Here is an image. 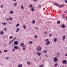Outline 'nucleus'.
<instances>
[{
	"label": "nucleus",
	"instance_id": "nucleus-29",
	"mask_svg": "<svg viewBox=\"0 0 67 67\" xmlns=\"http://www.w3.org/2000/svg\"><path fill=\"white\" fill-rule=\"evenodd\" d=\"M44 66V65L42 64V65H40L39 66V67H43Z\"/></svg>",
	"mask_w": 67,
	"mask_h": 67
},
{
	"label": "nucleus",
	"instance_id": "nucleus-44",
	"mask_svg": "<svg viewBox=\"0 0 67 67\" xmlns=\"http://www.w3.org/2000/svg\"><path fill=\"white\" fill-rule=\"evenodd\" d=\"M33 1L35 2H36V1H37V0H33Z\"/></svg>",
	"mask_w": 67,
	"mask_h": 67
},
{
	"label": "nucleus",
	"instance_id": "nucleus-28",
	"mask_svg": "<svg viewBox=\"0 0 67 67\" xmlns=\"http://www.w3.org/2000/svg\"><path fill=\"white\" fill-rule=\"evenodd\" d=\"M44 53H47V51L46 50H45L44 51Z\"/></svg>",
	"mask_w": 67,
	"mask_h": 67
},
{
	"label": "nucleus",
	"instance_id": "nucleus-34",
	"mask_svg": "<svg viewBox=\"0 0 67 67\" xmlns=\"http://www.w3.org/2000/svg\"><path fill=\"white\" fill-rule=\"evenodd\" d=\"M4 30H5V31L7 30V28H4Z\"/></svg>",
	"mask_w": 67,
	"mask_h": 67
},
{
	"label": "nucleus",
	"instance_id": "nucleus-64",
	"mask_svg": "<svg viewBox=\"0 0 67 67\" xmlns=\"http://www.w3.org/2000/svg\"><path fill=\"white\" fill-rule=\"evenodd\" d=\"M43 62H44V60H43Z\"/></svg>",
	"mask_w": 67,
	"mask_h": 67
},
{
	"label": "nucleus",
	"instance_id": "nucleus-31",
	"mask_svg": "<svg viewBox=\"0 0 67 67\" xmlns=\"http://www.w3.org/2000/svg\"><path fill=\"white\" fill-rule=\"evenodd\" d=\"M13 13V11H10V13L11 14H12V13Z\"/></svg>",
	"mask_w": 67,
	"mask_h": 67
},
{
	"label": "nucleus",
	"instance_id": "nucleus-35",
	"mask_svg": "<svg viewBox=\"0 0 67 67\" xmlns=\"http://www.w3.org/2000/svg\"><path fill=\"white\" fill-rule=\"evenodd\" d=\"M49 40H48V39H46V40L44 41H45H45H48Z\"/></svg>",
	"mask_w": 67,
	"mask_h": 67
},
{
	"label": "nucleus",
	"instance_id": "nucleus-24",
	"mask_svg": "<svg viewBox=\"0 0 67 67\" xmlns=\"http://www.w3.org/2000/svg\"><path fill=\"white\" fill-rule=\"evenodd\" d=\"M62 18L63 19H64L65 18V15L64 14H63Z\"/></svg>",
	"mask_w": 67,
	"mask_h": 67
},
{
	"label": "nucleus",
	"instance_id": "nucleus-23",
	"mask_svg": "<svg viewBox=\"0 0 67 67\" xmlns=\"http://www.w3.org/2000/svg\"><path fill=\"white\" fill-rule=\"evenodd\" d=\"M20 31V28H18L17 29V32H19Z\"/></svg>",
	"mask_w": 67,
	"mask_h": 67
},
{
	"label": "nucleus",
	"instance_id": "nucleus-56",
	"mask_svg": "<svg viewBox=\"0 0 67 67\" xmlns=\"http://www.w3.org/2000/svg\"><path fill=\"white\" fill-rule=\"evenodd\" d=\"M66 12H67V10H65V12H64V13H66Z\"/></svg>",
	"mask_w": 67,
	"mask_h": 67
},
{
	"label": "nucleus",
	"instance_id": "nucleus-41",
	"mask_svg": "<svg viewBox=\"0 0 67 67\" xmlns=\"http://www.w3.org/2000/svg\"><path fill=\"white\" fill-rule=\"evenodd\" d=\"M65 3H67V0H65Z\"/></svg>",
	"mask_w": 67,
	"mask_h": 67
},
{
	"label": "nucleus",
	"instance_id": "nucleus-20",
	"mask_svg": "<svg viewBox=\"0 0 67 67\" xmlns=\"http://www.w3.org/2000/svg\"><path fill=\"white\" fill-rule=\"evenodd\" d=\"M24 8V7H23V5H21V9H23Z\"/></svg>",
	"mask_w": 67,
	"mask_h": 67
},
{
	"label": "nucleus",
	"instance_id": "nucleus-7",
	"mask_svg": "<svg viewBox=\"0 0 67 67\" xmlns=\"http://www.w3.org/2000/svg\"><path fill=\"white\" fill-rule=\"evenodd\" d=\"M61 26H62V28H64L65 27V24H63V25H61Z\"/></svg>",
	"mask_w": 67,
	"mask_h": 67
},
{
	"label": "nucleus",
	"instance_id": "nucleus-4",
	"mask_svg": "<svg viewBox=\"0 0 67 67\" xmlns=\"http://www.w3.org/2000/svg\"><path fill=\"white\" fill-rule=\"evenodd\" d=\"M66 62H67L66 60H64L63 61V63L64 64H66Z\"/></svg>",
	"mask_w": 67,
	"mask_h": 67
},
{
	"label": "nucleus",
	"instance_id": "nucleus-21",
	"mask_svg": "<svg viewBox=\"0 0 67 67\" xmlns=\"http://www.w3.org/2000/svg\"><path fill=\"white\" fill-rule=\"evenodd\" d=\"M31 10L32 11H34V10H35V9L34 8H32L31 9Z\"/></svg>",
	"mask_w": 67,
	"mask_h": 67
},
{
	"label": "nucleus",
	"instance_id": "nucleus-45",
	"mask_svg": "<svg viewBox=\"0 0 67 67\" xmlns=\"http://www.w3.org/2000/svg\"><path fill=\"white\" fill-rule=\"evenodd\" d=\"M14 41L13 40H12L11 41V43H13V42Z\"/></svg>",
	"mask_w": 67,
	"mask_h": 67
},
{
	"label": "nucleus",
	"instance_id": "nucleus-36",
	"mask_svg": "<svg viewBox=\"0 0 67 67\" xmlns=\"http://www.w3.org/2000/svg\"><path fill=\"white\" fill-rule=\"evenodd\" d=\"M13 37L12 36H11L9 37V38L11 39V38H13Z\"/></svg>",
	"mask_w": 67,
	"mask_h": 67
},
{
	"label": "nucleus",
	"instance_id": "nucleus-17",
	"mask_svg": "<svg viewBox=\"0 0 67 67\" xmlns=\"http://www.w3.org/2000/svg\"><path fill=\"white\" fill-rule=\"evenodd\" d=\"M14 48L16 49H17V46H14Z\"/></svg>",
	"mask_w": 67,
	"mask_h": 67
},
{
	"label": "nucleus",
	"instance_id": "nucleus-13",
	"mask_svg": "<svg viewBox=\"0 0 67 67\" xmlns=\"http://www.w3.org/2000/svg\"><path fill=\"white\" fill-rule=\"evenodd\" d=\"M9 20L10 21H12V18L11 17H9Z\"/></svg>",
	"mask_w": 67,
	"mask_h": 67
},
{
	"label": "nucleus",
	"instance_id": "nucleus-9",
	"mask_svg": "<svg viewBox=\"0 0 67 67\" xmlns=\"http://www.w3.org/2000/svg\"><path fill=\"white\" fill-rule=\"evenodd\" d=\"M54 42H56L57 41V39L56 38H54Z\"/></svg>",
	"mask_w": 67,
	"mask_h": 67
},
{
	"label": "nucleus",
	"instance_id": "nucleus-3",
	"mask_svg": "<svg viewBox=\"0 0 67 67\" xmlns=\"http://www.w3.org/2000/svg\"><path fill=\"white\" fill-rule=\"evenodd\" d=\"M57 60H58L57 58L56 57H54L53 60L54 62H57Z\"/></svg>",
	"mask_w": 67,
	"mask_h": 67
},
{
	"label": "nucleus",
	"instance_id": "nucleus-5",
	"mask_svg": "<svg viewBox=\"0 0 67 67\" xmlns=\"http://www.w3.org/2000/svg\"><path fill=\"white\" fill-rule=\"evenodd\" d=\"M50 44V41H48L46 43V45H49Z\"/></svg>",
	"mask_w": 67,
	"mask_h": 67
},
{
	"label": "nucleus",
	"instance_id": "nucleus-46",
	"mask_svg": "<svg viewBox=\"0 0 67 67\" xmlns=\"http://www.w3.org/2000/svg\"><path fill=\"white\" fill-rule=\"evenodd\" d=\"M9 58V57H6V59H8Z\"/></svg>",
	"mask_w": 67,
	"mask_h": 67
},
{
	"label": "nucleus",
	"instance_id": "nucleus-15",
	"mask_svg": "<svg viewBox=\"0 0 67 67\" xmlns=\"http://www.w3.org/2000/svg\"><path fill=\"white\" fill-rule=\"evenodd\" d=\"M27 64H28L29 65H31V63H30V62L29 61L27 62Z\"/></svg>",
	"mask_w": 67,
	"mask_h": 67
},
{
	"label": "nucleus",
	"instance_id": "nucleus-25",
	"mask_svg": "<svg viewBox=\"0 0 67 67\" xmlns=\"http://www.w3.org/2000/svg\"><path fill=\"white\" fill-rule=\"evenodd\" d=\"M23 26L24 29H26V26H25V25H24Z\"/></svg>",
	"mask_w": 67,
	"mask_h": 67
},
{
	"label": "nucleus",
	"instance_id": "nucleus-48",
	"mask_svg": "<svg viewBox=\"0 0 67 67\" xmlns=\"http://www.w3.org/2000/svg\"><path fill=\"white\" fill-rule=\"evenodd\" d=\"M49 36H52V34H49Z\"/></svg>",
	"mask_w": 67,
	"mask_h": 67
},
{
	"label": "nucleus",
	"instance_id": "nucleus-62",
	"mask_svg": "<svg viewBox=\"0 0 67 67\" xmlns=\"http://www.w3.org/2000/svg\"><path fill=\"white\" fill-rule=\"evenodd\" d=\"M35 61H36V59H35Z\"/></svg>",
	"mask_w": 67,
	"mask_h": 67
},
{
	"label": "nucleus",
	"instance_id": "nucleus-57",
	"mask_svg": "<svg viewBox=\"0 0 67 67\" xmlns=\"http://www.w3.org/2000/svg\"><path fill=\"white\" fill-rule=\"evenodd\" d=\"M35 29H38V28H37V27H35Z\"/></svg>",
	"mask_w": 67,
	"mask_h": 67
},
{
	"label": "nucleus",
	"instance_id": "nucleus-43",
	"mask_svg": "<svg viewBox=\"0 0 67 67\" xmlns=\"http://www.w3.org/2000/svg\"><path fill=\"white\" fill-rule=\"evenodd\" d=\"M6 45V44H4L3 46H4V47H5V46Z\"/></svg>",
	"mask_w": 67,
	"mask_h": 67
},
{
	"label": "nucleus",
	"instance_id": "nucleus-22",
	"mask_svg": "<svg viewBox=\"0 0 67 67\" xmlns=\"http://www.w3.org/2000/svg\"><path fill=\"white\" fill-rule=\"evenodd\" d=\"M33 24H35V20H33L32 21Z\"/></svg>",
	"mask_w": 67,
	"mask_h": 67
},
{
	"label": "nucleus",
	"instance_id": "nucleus-50",
	"mask_svg": "<svg viewBox=\"0 0 67 67\" xmlns=\"http://www.w3.org/2000/svg\"><path fill=\"white\" fill-rule=\"evenodd\" d=\"M45 57H47V55H45Z\"/></svg>",
	"mask_w": 67,
	"mask_h": 67
},
{
	"label": "nucleus",
	"instance_id": "nucleus-12",
	"mask_svg": "<svg viewBox=\"0 0 67 67\" xmlns=\"http://www.w3.org/2000/svg\"><path fill=\"white\" fill-rule=\"evenodd\" d=\"M57 23L58 24H60V21H57Z\"/></svg>",
	"mask_w": 67,
	"mask_h": 67
},
{
	"label": "nucleus",
	"instance_id": "nucleus-27",
	"mask_svg": "<svg viewBox=\"0 0 67 67\" xmlns=\"http://www.w3.org/2000/svg\"><path fill=\"white\" fill-rule=\"evenodd\" d=\"M54 65L55 66H58V64L56 63Z\"/></svg>",
	"mask_w": 67,
	"mask_h": 67
},
{
	"label": "nucleus",
	"instance_id": "nucleus-63",
	"mask_svg": "<svg viewBox=\"0 0 67 67\" xmlns=\"http://www.w3.org/2000/svg\"><path fill=\"white\" fill-rule=\"evenodd\" d=\"M1 53V51H0V53Z\"/></svg>",
	"mask_w": 67,
	"mask_h": 67
},
{
	"label": "nucleus",
	"instance_id": "nucleus-1",
	"mask_svg": "<svg viewBox=\"0 0 67 67\" xmlns=\"http://www.w3.org/2000/svg\"><path fill=\"white\" fill-rule=\"evenodd\" d=\"M54 5H56V6H58L59 8H63V7H64V6H65V5L64 4L62 5H59L57 3H54Z\"/></svg>",
	"mask_w": 67,
	"mask_h": 67
},
{
	"label": "nucleus",
	"instance_id": "nucleus-8",
	"mask_svg": "<svg viewBox=\"0 0 67 67\" xmlns=\"http://www.w3.org/2000/svg\"><path fill=\"white\" fill-rule=\"evenodd\" d=\"M18 67H22V64H19L18 66Z\"/></svg>",
	"mask_w": 67,
	"mask_h": 67
},
{
	"label": "nucleus",
	"instance_id": "nucleus-58",
	"mask_svg": "<svg viewBox=\"0 0 67 67\" xmlns=\"http://www.w3.org/2000/svg\"><path fill=\"white\" fill-rule=\"evenodd\" d=\"M65 56H67V54H65Z\"/></svg>",
	"mask_w": 67,
	"mask_h": 67
},
{
	"label": "nucleus",
	"instance_id": "nucleus-59",
	"mask_svg": "<svg viewBox=\"0 0 67 67\" xmlns=\"http://www.w3.org/2000/svg\"><path fill=\"white\" fill-rule=\"evenodd\" d=\"M66 21H67V17L66 18Z\"/></svg>",
	"mask_w": 67,
	"mask_h": 67
},
{
	"label": "nucleus",
	"instance_id": "nucleus-6",
	"mask_svg": "<svg viewBox=\"0 0 67 67\" xmlns=\"http://www.w3.org/2000/svg\"><path fill=\"white\" fill-rule=\"evenodd\" d=\"M37 55H38V56H40L41 55V53H39L38 52H37Z\"/></svg>",
	"mask_w": 67,
	"mask_h": 67
},
{
	"label": "nucleus",
	"instance_id": "nucleus-52",
	"mask_svg": "<svg viewBox=\"0 0 67 67\" xmlns=\"http://www.w3.org/2000/svg\"><path fill=\"white\" fill-rule=\"evenodd\" d=\"M44 34H47V32H44Z\"/></svg>",
	"mask_w": 67,
	"mask_h": 67
},
{
	"label": "nucleus",
	"instance_id": "nucleus-60",
	"mask_svg": "<svg viewBox=\"0 0 67 67\" xmlns=\"http://www.w3.org/2000/svg\"><path fill=\"white\" fill-rule=\"evenodd\" d=\"M13 1H16V0H13Z\"/></svg>",
	"mask_w": 67,
	"mask_h": 67
},
{
	"label": "nucleus",
	"instance_id": "nucleus-26",
	"mask_svg": "<svg viewBox=\"0 0 67 67\" xmlns=\"http://www.w3.org/2000/svg\"><path fill=\"white\" fill-rule=\"evenodd\" d=\"M34 37L36 38H37V35H36Z\"/></svg>",
	"mask_w": 67,
	"mask_h": 67
},
{
	"label": "nucleus",
	"instance_id": "nucleus-38",
	"mask_svg": "<svg viewBox=\"0 0 67 67\" xmlns=\"http://www.w3.org/2000/svg\"><path fill=\"white\" fill-rule=\"evenodd\" d=\"M12 51L13 52H14L15 51V49H12Z\"/></svg>",
	"mask_w": 67,
	"mask_h": 67
},
{
	"label": "nucleus",
	"instance_id": "nucleus-14",
	"mask_svg": "<svg viewBox=\"0 0 67 67\" xmlns=\"http://www.w3.org/2000/svg\"><path fill=\"white\" fill-rule=\"evenodd\" d=\"M2 24H3V25H6L7 23H2Z\"/></svg>",
	"mask_w": 67,
	"mask_h": 67
},
{
	"label": "nucleus",
	"instance_id": "nucleus-42",
	"mask_svg": "<svg viewBox=\"0 0 67 67\" xmlns=\"http://www.w3.org/2000/svg\"><path fill=\"white\" fill-rule=\"evenodd\" d=\"M6 20L7 21H9V19L8 18H7Z\"/></svg>",
	"mask_w": 67,
	"mask_h": 67
},
{
	"label": "nucleus",
	"instance_id": "nucleus-55",
	"mask_svg": "<svg viewBox=\"0 0 67 67\" xmlns=\"http://www.w3.org/2000/svg\"><path fill=\"white\" fill-rule=\"evenodd\" d=\"M40 8H41V5H40L39 6Z\"/></svg>",
	"mask_w": 67,
	"mask_h": 67
},
{
	"label": "nucleus",
	"instance_id": "nucleus-32",
	"mask_svg": "<svg viewBox=\"0 0 67 67\" xmlns=\"http://www.w3.org/2000/svg\"><path fill=\"white\" fill-rule=\"evenodd\" d=\"M33 7V5H30V8H32Z\"/></svg>",
	"mask_w": 67,
	"mask_h": 67
},
{
	"label": "nucleus",
	"instance_id": "nucleus-53",
	"mask_svg": "<svg viewBox=\"0 0 67 67\" xmlns=\"http://www.w3.org/2000/svg\"><path fill=\"white\" fill-rule=\"evenodd\" d=\"M25 46L24 45L23 46V48H24L25 47Z\"/></svg>",
	"mask_w": 67,
	"mask_h": 67
},
{
	"label": "nucleus",
	"instance_id": "nucleus-33",
	"mask_svg": "<svg viewBox=\"0 0 67 67\" xmlns=\"http://www.w3.org/2000/svg\"><path fill=\"white\" fill-rule=\"evenodd\" d=\"M16 5H17V3H15L14 4V6H16Z\"/></svg>",
	"mask_w": 67,
	"mask_h": 67
},
{
	"label": "nucleus",
	"instance_id": "nucleus-10",
	"mask_svg": "<svg viewBox=\"0 0 67 67\" xmlns=\"http://www.w3.org/2000/svg\"><path fill=\"white\" fill-rule=\"evenodd\" d=\"M4 34V32L3 31H1L0 33V34L1 35H3Z\"/></svg>",
	"mask_w": 67,
	"mask_h": 67
},
{
	"label": "nucleus",
	"instance_id": "nucleus-19",
	"mask_svg": "<svg viewBox=\"0 0 67 67\" xmlns=\"http://www.w3.org/2000/svg\"><path fill=\"white\" fill-rule=\"evenodd\" d=\"M23 45H24V43H22L20 44V45L21 46H23Z\"/></svg>",
	"mask_w": 67,
	"mask_h": 67
},
{
	"label": "nucleus",
	"instance_id": "nucleus-51",
	"mask_svg": "<svg viewBox=\"0 0 67 67\" xmlns=\"http://www.w3.org/2000/svg\"><path fill=\"white\" fill-rule=\"evenodd\" d=\"M3 7V5H1V8H2V7Z\"/></svg>",
	"mask_w": 67,
	"mask_h": 67
},
{
	"label": "nucleus",
	"instance_id": "nucleus-40",
	"mask_svg": "<svg viewBox=\"0 0 67 67\" xmlns=\"http://www.w3.org/2000/svg\"><path fill=\"white\" fill-rule=\"evenodd\" d=\"M8 23H9V24H12V23L9 22V21L8 22Z\"/></svg>",
	"mask_w": 67,
	"mask_h": 67
},
{
	"label": "nucleus",
	"instance_id": "nucleus-11",
	"mask_svg": "<svg viewBox=\"0 0 67 67\" xmlns=\"http://www.w3.org/2000/svg\"><path fill=\"white\" fill-rule=\"evenodd\" d=\"M14 45H17V41H15L14 43Z\"/></svg>",
	"mask_w": 67,
	"mask_h": 67
},
{
	"label": "nucleus",
	"instance_id": "nucleus-47",
	"mask_svg": "<svg viewBox=\"0 0 67 67\" xmlns=\"http://www.w3.org/2000/svg\"><path fill=\"white\" fill-rule=\"evenodd\" d=\"M16 38V37H14V40H15Z\"/></svg>",
	"mask_w": 67,
	"mask_h": 67
},
{
	"label": "nucleus",
	"instance_id": "nucleus-39",
	"mask_svg": "<svg viewBox=\"0 0 67 67\" xmlns=\"http://www.w3.org/2000/svg\"><path fill=\"white\" fill-rule=\"evenodd\" d=\"M60 53H58L57 54V55H60Z\"/></svg>",
	"mask_w": 67,
	"mask_h": 67
},
{
	"label": "nucleus",
	"instance_id": "nucleus-2",
	"mask_svg": "<svg viewBox=\"0 0 67 67\" xmlns=\"http://www.w3.org/2000/svg\"><path fill=\"white\" fill-rule=\"evenodd\" d=\"M42 50V48L40 46H38L37 47V51L41 52Z\"/></svg>",
	"mask_w": 67,
	"mask_h": 67
},
{
	"label": "nucleus",
	"instance_id": "nucleus-37",
	"mask_svg": "<svg viewBox=\"0 0 67 67\" xmlns=\"http://www.w3.org/2000/svg\"><path fill=\"white\" fill-rule=\"evenodd\" d=\"M20 25V24H17V26H19Z\"/></svg>",
	"mask_w": 67,
	"mask_h": 67
},
{
	"label": "nucleus",
	"instance_id": "nucleus-49",
	"mask_svg": "<svg viewBox=\"0 0 67 67\" xmlns=\"http://www.w3.org/2000/svg\"><path fill=\"white\" fill-rule=\"evenodd\" d=\"M23 50H25V48H23Z\"/></svg>",
	"mask_w": 67,
	"mask_h": 67
},
{
	"label": "nucleus",
	"instance_id": "nucleus-61",
	"mask_svg": "<svg viewBox=\"0 0 67 67\" xmlns=\"http://www.w3.org/2000/svg\"><path fill=\"white\" fill-rule=\"evenodd\" d=\"M18 41H17V45H18Z\"/></svg>",
	"mask_w": 67,
	"mask_h": 67
},
{
	"label": "nucleus",
	"instance_id": "nucleus-30",
	"mask_svg": "<svg viewBox=\"0 0 67 67\" xmlns=\"http://www.w3.org/2000/svg\"><path fill=\"white\" fill-rule=\"evenodd\" d=\"M4 53H5V52H8V51L7 50H4Z\"/></svg>",
	"mask_w": 67,
	"mask_h": 67
},
{
	"label": "nucleus",
	"instance_id": "nucleus-54",
	"mask_svg": "<svg viewBox=\"0 0 67 67\" xmlns=\"http://www.w3.org/2000/svg\"><path fill=\"white\" fill-rule=\"evenodd\" d=\"M57 57H59V55H57Z\"/></svg>",
	"mask_w": 67,
	"mask_h": 67
},
{
	"label": "nucleus",
	"instance_id": "nucleus-18",
	"mask_svg": "<svg viewBox=\"0 0 67 67\" xmlns=\"http://www.w3.org/2000/svg\"><path fill=\"white\" fill-rule=\"evenodd\" d=\"M32 43H33V42L32 41H30L28 43L29 44H32Z\"/></svg>",
	"mask_w": 67,
	"mask_h": 67
},
{
	"label": "nucleus",
	"instance_id": "nucleus-16",
	"mask_svg": "<svg viewBox=\"0 0 67 67\" xmlns=\"http://www.w3.org/2000/svg\"><path fill=\"white\" fill-rule=\"evenodd\" d=\"M63 41H64V40H65V38H66V37L65 36H63Z\"/></svg>",
	"mask_w": 67,
	"mask_h": 67
}]
</instances>
